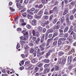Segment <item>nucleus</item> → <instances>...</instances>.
<instances>
[{
    "mask_svg": "<svg viewBox=\"0 0 76 76\" xmlns=\"http://www.w3.org/2000/svg\"><path fill=\"white\" fill-rule=\"evenodd\" d=\"M57 19H55L53 21V23L54 24H55V23H56L57 22Z\"/></svg>",
    "mask_w": 76,
    "mask_h": 76,
    "instance_id": "79ce46f5",
    "label": "nucleus"
},
{
    "mask_svg": "<svg viewBox=\"0 0 76 76\" xmlns=\"http://www.w3.org/2000/svg\"><path fill=\"white\" fill-rule=\"evenodd\" d=\"M37 53V56L38 57H40V56H41V53H40V52Z\"/></svg>",
    "mask_w": 76,
    "mask_h": 76,
    "instance_id": "c03bdc74",
    "label": "nucleus"
},
{
    "mask_svg": "<svg viewBox=\"0 0 76 76\" xmlns=\"http://www.w3.org/2000/svg\"><path fill=\"white\" fill-rule=\"evenodd\" d=\"M45 23V25H48L49 24V21H47Z\"/></svg>",
    "mask_w": 76,
    "mask_h": 76,
    "instance_id": "4d7b16f0",
    "label": "nucleus"
},
{
    "mask_svg": "<svg viewBox=\"0 0 76 76\" xmlns=\"http://www.w3.org/2000/svg\"><path fill=\"white\" fill-rule=\"evenodd\" d=\"M34 36H36V37H39V34L38 33H36Z\"/></svg>",
    "mask_w": 76,
    "mask_h": 76,
    "instance_id": "c85d7f7f",
    "label": "nucleus"
},
{
    "mask_svg": "<svg viewBox=\"0 0 76 76\" xmlns=\"http://www.w3.org/2000/svg\"><path fill=\"white\" fill-rule=\"evenodd\" d=\"M73 37L72 36H69L68 38V40L69 42H72Z\"/></svg>",
    "mask_w": 76,
    "mask_h": 76,
    "instance_id": "1a4fd4ad",
    "label": "nucleus"
},
{
    "mask_svg": "<svg viewBox=\"0 0 76 76\" xmlns=\"http://www.w3.org/2000/svg\"><path fill=\"white\" fill-rule=\"evenodd\" d=\"M61 39L62 41L64 40V41H66V38H61Z\"/></svg>",
    "mask_w": 76,
    "mask_h": 76,
    "instance_id": "6e6d98bb",
    "label": "nucleus"
},
{
    "mask_svg": "<svg viewBox=\"0 0 76 76\" xmlns=\"http://www.w3.org/2000/svg\"><path fill=\"white\" fill-rule=\"evenodd\" d=\"M68 29H69V27L68 26L66 27L65 28L64 32V33L66 32L67 31H68Z\"/></svg>",
    "mask_w": 76,
    "mask_h": 76,
    "instance_id": "ddd939ff",
    "label": "nucleus"
},
{
    "mask_svg": "<svg viewBox=\"0 0 76 76\" xmlns=\"http://www.w3.org/2000/svg\"><path fill=\"white\" fill-rule=\"evenodd\" d=\"M20 42H21V43H25L26 42V41L24 40H20Z\"/></svg>",
    "mask_w": 76,
    "mask_h": 76,
    "instance_id": "5fc2aeb1",
    "label": "nucleus"
},
{
    "mask_svg": "<svg viewBox=\"0 0 76 76\" xmlns=\"http://www.w3.org/2000/svg\"><path fill=\"white\" fill-rule=\"evenodd\" d=\"M30 63V61H28L25 62V64L26 65H28V64H29Z\"/></svg>",
    "mask_w": 76,
    "mask_h": 76,
    "instance_id": "58836bf2",
    "label": "nucleus"
},
{
    "mask_svg": "<svg viewBox=\"0 0 76 76\" xmlns=\"http://www.w3.org/2000/svg\"><path fill=\"white\" fill-rule=\"evenodd\" d=\"M16 5L17 7H20L21 6V4H19V3H18L16 4Z\"/></svg>",
    "mask_w": 76,
    "mask_h": 76,
    "instance_id": "37998d69",
    "label": "nucleus"
},
{
    "mask_svg": "<svg viewBox=\"0 0 76 76\" xmlns=\"http://www.w3.org/2000/svg\"><path fill=\"white\" fill-rule=\"evenodd\" d=\"M34 51V48H31L30 49V52L31 53H33Z\"/></svg>",
    "mask_w": 76,
    "mask_h": 76,
    "instance_id": "6ab92c4d",
    "label": "nucleus"
},
{
    "mask_svg": "<svg viewBox=\"0 0 76 76\" xmlns=\"http://www.w3.org/2000/svg\"><path fill=\"white\" fill-rule=\"evenodd\" d=\"M17 31H22V28H18L17 29Z\"/></svg>",
    "mask_w": 76,
    "mask_h": 76,
    "instance_id": "49530a36",
    "label": "nucleus"
},
{
    "mask_svg": "<svg viewBox=\"0 0 76 76\" xmlns=\"http://www.w3.org/2000/svg\"><path fill=\"white\" fill-rule=\"evenodd\" d=\"M48 33H52L53 32V30L52 29H49L48 30Z\"/></svg>",
    "mask_w": 76,
    "mask_h": 76,
    "instance_id": "2eb2a0df",
    "label": "nucleus"
},
{
    "mask_svg": "<svg viewBox=\"0 0 76 76\" xmlns=\"http://www.w3.org/2000/svg\"><path fill=\"white\" fill-rule=\"evenodd\" d=\"M73 15H71L70 17V20H73Z\"/></svg>",
    "mask_w": 76,
    "mask_h": 76,
    "instance_id": "864d4df0",
    "label": "nucleus"
},
{
    "mask_svg": "<svg viewBox=\"0 0 76 76\" xmlns=\"http://www.w3.org/2000/svg\"><path fill=\"white\" fill-rule=\"evenodd\" d=\"M38 12V10L37 9H36L34 13H37V12Z\"/></svg>",
    "mask_w": 76,
    "mask_h": 76,
    "instance_id": "052dcab7",
    "label": "nucleus"
},
{
    "mask_svg": "<svg viewBox=\"0 0 76 76\" xmlns=\"http://www.w3.org/2000/svg\"><path fill=\"white\" fill-rule=\"evenodd\" d=\"M32 34H33V35H34V36H35L36 34V32H35V30H33L32 31Z\"/></svg>",
    "mask_w": 76,
    "mask_h": 76,
    "instance_id": "7c9ffc66",
    "label": "nucleus"
},
{
    "mask_svg": "<svg viewBox=\"0 0 76 76\" xmlns=\"http://www.w3.org/2000/svg\"><path fill=\"white\" fill-rule=\"evenodd\" d=\"M32 39L33 41H35L37 39V37H33Z\"/></svg>",
    "mask_w": 76,
    "mask_h": 76,
    "instance_id": "8fccbe9b",
    "label": "nucleus"
},
{
    "mask_svg": "<svg viewBox=\"0 0 76 76\" xmlns=\"http://www.w3.org/2000/svg\"><path fill=\"white\" fill-rule=\"evenodd\" d=\"M53 36V35L51 34H49L48 36L49 38H51V37Z\"/></svg>",
    "mask_w": 76,
    "mask_h": 76,
    "instance_id": "338daca9",
    "label": "nucleus"
},
{
    "mask_svg": "<svg viewBox=\"0 0 76 76\" xmlns=\"http://www.w3.org/2000/svg\"><path fill=\"white\" fill-rule=\"evenodd\" d=\"M10 9L11 11H12V12H14V11H15V9H13V8L12 7H10Z\"/></svg>",
    "mask_w": 76,
    "mask_h": 76,
    "instance_id": "a19ab883",
    "label": "nucleus"
},
{
    "mask_svg": "<svg viewBox=\"0 0 76 76\" xmlns=\"http://www.w3.org/2000/svg\"><path fill=\"white\" fill-rule=\"evenodd\" d=\"M26 14H27L25 12L24 13H23L22 14V15L24 17H26Z\"/></svg>",
    "mask_w": 76,
    "mask_h": 76,
    "instance_id": "c9c22d12",
    "label": "nucleus"
},
{
    "mask_svg": "<svg viewBox=\"0 0 76 76\" xmlns=\"http://www.w3.org/2000/svg\"><path fill=\"white\" fill-rule=\"evenodd\" d=\"M42 46V45H40L39 48H40V49L42 51H44V48Z\"/></svg>",
    "mask_w": 76,
    "mask_h": 76,
    "instance_id": "f8f14e48",
    "label": "nucleus"
},
{
    "mask_svg": "<svg viewBox=\"0 0 76 76\" xmlns=\"http://www.w3.org/2000/svg\"><path fill=\"white\" fill-rule=\"evenodd\" d=\"M66 58H65L63 59L62 60V61L61 62V64H63L65 63V62H66Z\"/></svg>",
    "mask_w": 76,
    "mask_h": 76,
    "instance_id": "a211bd4d",
    "label": "nucleus"
},
{
    "mask_svg": "<svg viewBox=\"0 0 76 76\" xmlns=\"http://www.w3.org/2000/svg\"><path fill=\"white\" fill-rule=\"evenodd\" d=\"M63 54H64V53H63V52H59V55L60 56H62Z\"/></svg>",
    "mask_w": 76,
    "mask_h": 76,
    "instance_id": "bb28decb",
    "label": "nucleus"
},
{
    "mask_svg": "<svg viewBox=\"0 0 76 76\" xmlns=\"http://www.w3.org/2000/svg\"><path fill=\"white\" fill-rule=\"evenodd\" d=\"M66 22L67 23H69V17L66 16Z\"/></svg>",
    "mask_w": 76,
    "mask_h": 76,
    "instance_id": "0eeeda50",
    "label": "nucleus"
},
{
    "mask_svg": "<svg viewBox=\"0 0 76 76\" xmlns=\"http://www.w3.org/2000/svg\"><path fill=\"white\" fill-rule=\"evenodd\" d=\"M24 48L26 50H27L29 48V47L27 45H26L24 46Z\"/></svg>",
    "mask_w": 76,
    "mask_h": 76,
    "instance_id": "e433bc0d",
    "label": "nucleus"
},
{
    "mask_svg": "<svg viewBox=\"0 0 76 76\" xmlns=\"http://www.w3.org/2000/svg\"><path fill=\"white\" fill-rule=\"evenodd\" d=\"M36 54H37V51L35 50L34 51V52L33 53V56H34V57H36Z\"/></svg>",
    "mask_w": 76,
    "mask_h": 76,
    "instance_id": "cd10ccee",
    "label": "nucleus"
},
{
    "mask_svg": "<svg viewBox=\"0 0 76 76\" xmlns=\"http://www.w3.org/2000/svg\"><path fill=\"white\" fill-rule=\"evenodd\" d=\"M38 32H41V31L42 30V28L41 27L39 26L37 28Z\"/></svg>",
    "mask_w": 76,
    "mask_h": 76,
    "instance_id": "39448f33",
    "label": "nucleus"
},
{
    "mask_svg": "<svg viewBox=\"0 0 76 76\" xmlns=\"http://www.w3.org/2000/svg\"><path fill=\"white\" fill-rule=\"evenodd\" d=\"M63 35H64L63 33L60 34L59 35V36L61 37H63Z\"/></svg>",
    "mask_w": 76,
    "mask_h": 76,
    "instance_id": "680f3d73",
    "label": "nucleus"
},
{
    "mask_svg": "<svg viewBox=\"0 0 76 76\" xmlns=\"http://www.w3.org/2000/svg\"><path fill=\"white\" fill-rule=\"evenodd\" d=\"M73 52H75V49L72 48L71 50H70V51L69 52V53L70 54H71L73 53Z\"/></svg>",
    "mask_w": 76,
    "mask_h": 76,
    "instance_id": "9d476101",
    "label": "nucleus"
},
{
    "mask_svg": "<svg viewBox=\"0 0 76 76\" xmlns=\"http://www.w3.org/2000/svg\"><path fill=\"white\" fill-rule=\"evenodd\" d=\"M52 40L53 39H49L48 40V42H51V41H52Z\"/></svg>",
    "mask_w": 76,
    "mask_h": 76,
    "instance_id": "e2e57ef3",
    "label": "nucleus"
},
{
    "mask_svg": "<svg viewBox=\"0 0 76 76\" xmlns=\"http://www.w3.org/2000/svg\"><path fill=\"white\" fill-rule=\"evenodd\" d=\"M19 47H20V46L19 45V44H17V47H16L17 49H18V48H19Z\"/></svg>",
    "mask_w": 76,
    "mask_h": 76,
    "instance_id": "3c124183",
    "label": "nucleus"
},
{
    "mask_svg": "<svg viewBox=\"0 0 76 76\" xmlns=\"http://www.w3.org/2000/svg\"><path fill=\"white\" fill-rule=\"evenodd\" d=\"M33 43L32 42H30L29 43V45L30 46H33Z\"/></svg>",
    "mask_w": 76,
    "mask_h": 76,
    "instance_id": "13d9d810",
    "label": "nucleus"
},
{
    "mask_svg": "<svg viewBox=\"0 0 76 76\" xmlns=\"http://www.w3.org/2000/svg\"><path fill=\"white\" fill-rule=\"evenodd\" d=\"M38 70H39V68L38 67H36L35 69L34 72H37V71Z\"/></svg>",
    "mask_w": 76,
    "mask_h": 76,
    "instance_id": "412c9836",
    "label": "nucleus"
},
{
    "mask_svg": "<svg viewBox=\"0 0 76 76\" xmlns=\"http://www.w3.org/2000/svg\"><path fill=\"white\" fill-rule=\"evenodd\" d=\"M48 69V68H46L44 69V71L43 72V74H45V73H47V70Z\"/></svg>",
    "mask_w": 76,
    "mask_h": 76,
    "instance_id": "a878e982",
    "label": "nucleus"
},
{
    "mask_svg": "<svg viewBox=\"0 0 76 76\" xmlns=\"http://www.w3.org/2000/svg\"><path fill=\"white\" fill-rule=\"evenodd\" d=\"M58 35V32H55L54 33L53 37H55V36H57Z\"/></svg>",
    "mask_w": 76,
    "mask_h": 76,
    "instance_id": "393cba45",
    "label": "nucleus"
},
{
    "mask_svg": "<svg viewBox=\"0 0 76 76\" xmlns=\"http://www.w3.org/2000/svg\"><path fill=\"white\" fill-rule=\"evenodd\" d=\"M68 11H69V9H68V8H65L64 11V12H66V13H68Z\"/></svg>",
    "mask_w": 76,
    "mask_h": 76,
    "instance_id": "473e14b6",
    "label": "nucleus"
},
{
    "mask_svg": "<svg viewBox=\"0 0 76 76\" xmlns=\"http://www.w3.org/2000/svg\"><path fill=\"white\" fill-rule=\"evenodd\" d=\"M76 9H74L72 12V13H73V14L75 13V12H76Z\"/></svg>",
    "mask_w": 76,
    "mask_h": 76,
    "instance_id": "69168bd1",
    "label": "nucleus"
},
{
    "mask_svg": "<svg viewBox=\"0 0 76 76\" xmlns=\"http://www.w3.org/2000/svg\"><path fill=\"white\" fill-rule=\"evenodd\" d=\"M43 12V11H42V10H41L38 13L37 15H40V16H42V15Z\"/></svg>",
    "mask_w": 76,
    "mask_h": 76,
    "instance_id": "423d86ee",
    "label": "nucleus"
},
{
    "mask_svg": "<svg viewBox=\"0 0 76 76\" xmlns=\"http://www.w3.org/2000/svg\"><path fill=\"white\" fill-rule=\"evenodd\" d=\"M28 1H29L28 0H25L24 1V3L26 4H27L28 3Z\"/></svg>",
    "mask_w": 76,
    "mask_h": 76,
    "instance_id": "de8ad7c7",
    "label": "nucleus"
},
{
    "mask_svg": "<svg viewBox=\"0 0 76 76\" xmlns=\"http://www.w3.org/2000/svg\"><path fill=\"white\" fill-rule=\"evenodd\" d=\"M2 76H8V75L7 74H2Z\"/></svg>",
    "mask_w": 76,
    "mask_h": 76,
    "instance_id": "774afa93",
    "label": "nucleus"
},
{
    "mask_svg": "<svg viewBox=\"0 0 76 76\" xmlns=\"http://www.w3.org/2000/svg\"><path fill=\"white\" fill-rule=\"evenodd\" d=\"M26 8H24L23 9V10L21 11V12H25V10H26Z\"/></svg>",
    "mask_w": 76,
    "mask_h": 76,
    "instance_id": "0e129e2a",
    "label": "nucleus"
},
{
    "mask_svg": "<svg viewBox=\"0 0 76 76\" xmlns=\"http://www.w3.org/2000/svg\"><path fill=\"white\" fill-rule=\"evenodd\" d=\"M61 41H62V40L60 38L58 42V45H61Z\"/></svg>",
    "mask_w": 76,
    "mask_h": 76,
    "instance_id": "f3484780",
    "label": "nucleus"
},
{
    "mask_svg": "<svg viewBox=\"0 0 76 76\" xmlns=\"http://www.w3.org/2000/svg\"><path fill=\"white\" fill-rule=\"evenodd\" d=\"M69 61H70V63H71V62H72V60L73 59V57H72V56H71L70 57L69 56L68 57V61H69Z\"/></svg>",
    "mask_w": 76,
    "mask_h": 76,
    "instance_id": "20e7f679",
    "label": "nucleus"
},
{
    "mask_svg": "<svg viewBox=\"0 0 76 76\" xmlns=\"http://www.w3.org/2000/svg\"><path fill=\"white\" fill-rule=\"evenodd\" d=\"M64 21V17H62L61 20V23H63Z\"/></svg>",
    "mask_w": 76,
    "mask_h": 76,
    "instance_id": "b1692460",
    "label": "nucleus"
},
{
    "mask_svg": "<svg viewBox=\"0 0 76 76\" xmlns=\"http://www.w3.org/2000/svg\"><path fill=\"white\" fill-rule=\"evenodd\" d=\"M40 39H39V38H38L37 39V40L36 41V42H35L36 43V44H38V42H39L40 41Z\"/></svg>",
    "mask_w": 76,
    "mask_h": 76,
    "instance_id": "5701e85b",
    "label": "nucleus"
},
{
    "mask_svg": "<svg viewBox=\"0 0 76 76\" xmlns=\"http://www.w3.org/2000/svg\"><path fill=\"white\" fill-rule=\"evenodd\" d=\"M57 10V7H55L53 9V11L54 12H56Z\"/></svg>",
    "mask_w": 76,
    "mask_h": 76,
    "instance_id": "aec40b11",
    "label": "nucleus"
},
{
    "mask_svg": "<svg viewBox=\"0 0 76 76\" xmlns=\"http://www.w3.org/2000/svg\"><path fill=\"white\" fill-rule=\"evenodd\" d=\"M26 27L28 29H31V26L29 25H27L26 26Z\"/></svg>",
    "mask_w": 76,
    "mask_h": 76,
    "instance_id": "c756f323",
    "label": "nucleus"
},
{
    "mask_svg": "<svg viewBox=\"0 0 76 76\" xmlns=\"http://www.w3.org/2000/svg\"><path fill=\"white\" fill-rule=\"evenodd\" d=\"M20 20L21 23H23L24 22V20L22 18L20 19Z\"/></svg>",
    "mask_w": 76,
    "mask_h": 76,
    "instance_id": "09e8293b",
    "label": "nucleus"
},
{
    "mask_svg": "<svg viewBox=\"0 0 76 76\" xmlns=\"http://www.w3.org/2000/svg\"><path fill=\"white\" fill-rule=\"evenodd\" d=\"M44 18L45 19V20H47L48 19V15H44L43 16Z\"/></svg>",
    "mask_w": 76,
    "mask_h": 76,
    "instance_id": "4468645a",
    "label": "nucleus"
},
{
    "mask_svg": "<svg viewBox=\"0 0 76 76\" xmlns=\"http://www.w3.org/2000/svg\"><path fill=\"white\" fill-rule=\"evenodd\" d=\"M50 54V53L48 52L46 54V55L45 56L46 58H48V56H49Z\"/></svg>",
    "mask_w": 76,
    "mask_h": 76,
    "instance_id": "2f4dec72",
    "label": "nucleus"
},
{
    "mask_svg": "<svg viewBox=\"0 0 76 76\" xmlns=\"http://www.w3.org/2000/svg\"><path fill=\"white\" fill-rule=\"evenodd\" d=\"M28 17L29 19H32V16L30 15H28Z\"/></svg>",
    "mask_w": 76,
    "mask_h": 76,
    "instance_id": "4be33fe9",
    "label": "nucleus"
},
{
    "mask_svg": "<svg viewBox=\"0 0 76 76\" xmlns=\"http://www.w3.org/2000/svg\"><path fill=\"white\" fill-rule=\"evenodd\" d=\"M42 66V64L40 63L37 65V67H41Z\"/></svg>",
    "mask_w": 76,
    "mask_h": 76,
    "instance_id": "4c0bfd02",
    "label": "nucleus"
},
{
    "mask_svg": "<svg viewBox=\"0 0 76 76\" xmlns=\"http://www.w3.org/2000/svg\"><path fill=\"white\" fill-rule=\"evenodd\" d=\"M64 37V38H67L69 37V34L68 33L65 34Z\"/></svg>",
    "mask_w": 76,
    "mask_h": 76,
    "instance_id": "dca6fc26",
    "label": "nucleus"
},
{
    "mask_svg": "<svg viewBox=\"0 0 76 76\" xmlns=\"http://www.w3.org/2000/svg\"><path fill=\"white\" fill-rule=\"evenodd\" d=\"M38 8H41V7H42V5L40 4L38 5Z\"/></svg>",
    "mask_w": 76,
    "mask_h": 76,
    "instance_id": "603ef678",
    "label": "nucleus"
},
{
    "mask_svg": "<svg viewBox=\"0 0 76 76\" xmlns=\"http://www.w3.org/2000/svg\"><path fill=\"white\" fill-rule=\"evenodd\" d=\"M35 9L33 8L30 9V11H31V12H34V11H35Z\"/></svg>",
    "mask_w": 76,
    "mask_h": 76,
    "instance_id": "a18cd8bd",
    "label": "nucleus"
},
{
    "mask_svg": "<svg viewBox=\"0 0 76 76\" xmlns=\"http://www.w3.org/2000/svg\"><path fill=\"white\" fill-rule=\"evenodd\" d=\"M55 70H56V71L59 70H60V67L57 66H56L55 67Z\"/></svg>",
    "mask_w": 76,
    "mask_h": 76,
    "instance_id": "9b49d317",
    "label": "nucleus"
},
{
    "mask_svg": "<svg viewBox=\"0 0 76 76\" xmlns=\"http://www.w3.org/2000/svg\"><path fill=\"white\" fill-rule=\"evenodd\" d=\"M41 16H42L41 15H40L37 16L36 18L37 19H40L41 18Z\"/></svg>",
    "mask_w": 76,
    "mask_h": 76,
    "instance_id": "f704fd0d",
    "label": "nucleus"
},
{
    "mask_svg": "<svg viewBox=\"0 0 76 76\" xmlns=\"http://www.w3.org/2000/svg\"><path fill=\"white\" fill-rule=\"evenodd\" d=\"M60 28V26L59 25H58L57 24H56L54 26V29H59V28Z\"/></svg>",
    "mask_w": 76,
    "mask_h": 76,
    "instance_id": "7ed1b4c3",
    "label": "nucleus"
},
{
    "mask_svg": "<svg viewBox=\"0 0 76 76\" xmlns=\"http://www.w3.org/2000/svg\"><path fill=\"white\" fill-rule=\"evenodd\" d=\"M37 23V20H33L32 21L31 24L32 25L35 26Z\"/></svg>",
    "mask_w": 76,
    "mask_h": 76,
    "instance_id": "f03ea898",
    "label": "nucleus"
},
{
    "mask_svg": "<svg viewBox=\"0 0 76 76\" xmlns=\"http://www.w3.org/2000/svg\"><path fill=\"white\" fill-rule=\"evenodd\" d=\"M28 66H29V68H31L32 66V65L31 64H30L28 65Z\"/></svg>",
    "mask_w": 76,
    "mask_h": 76,
    "instance_id": "bf43d9fd",
    "label": "nucleus"
},
{
    "mask_svg": "<svg viewBox=\"0 0 76 76\" xmlns=\"http://www.w3.org/2000/svg\"><path fill=\"white\" fill-rule=\"evenodd\" d=\"M43 61L44 63H48L50 62V60L47 59H45L43 60Z\"/></svg>",
    "mask_w": 76,
    "mask_h": 76,
    "instance_id": "6e6552de",
    "label": "nucleus"
},
{
    "mask_svg": "<svg viewBox=\"0 0 76 76\" xmlns=\"http://www.w3.org/2000/svg\"><path fill=\"white\" fill-rule=\"evenodd\" d=\"M28 38V36L24 37L21 36L20 37V39H21L22 40L26 41V39Z\"/></svg>",
    "mask_w": 76,
    "mask_h": 76,
    "instance_id": "f257e3e1",
    "label": "nucleus"
},
{
    "mask_svg": "<svg viewBox=\"0 0 76 76\" xmlns=\"http://www.w3.org/2000/svg\"><path fill=\"white\" fill-rule=\"evenodd\" d=\"M50 65V64H45L44 66V67L45 68H46V67H48V66Z\"/></svg>",
    "mask_w": 76,
    "mask_h": 76,
    "instance_id": "72a5a7b5",
    "label": "nucleus"
},
{
    "mask_svg": "<svg viewBox=\"0 0 76 76\" xmlns=\"http://www.w3.org/2000/svg\"><path fill=\"white\" fill-rule=\"evenodd\" d=\"M57 41H55L54 42H53V44L54 45H56V44H57Z\"/></svg>",
    "mask_w": 76,
    "mask_h": 76,
    "instance_id": "ea45409f",
    "label": "nucleus"
}]
</instances>
